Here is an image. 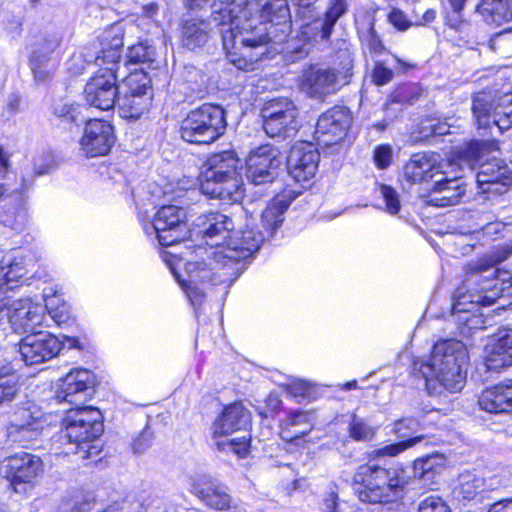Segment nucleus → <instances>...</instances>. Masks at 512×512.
I'll list each match as a JSON object with an SVG mask.
<instances>
[{
	"label": "nucleus",
	"mask_w": 512,
	"mask_h": 512,
	"mask_svg": "<svg viewBox=\"0 0 512 512\" xmlns=\"http://www.w3.org/2000/svg\"><path fill=\"white\" fill-rule=\"evenodd\" d=\"M235 223V219L217 211L196 219L197 233L202 235L208 247L199 245L196 248V256L202 261L187 260L185 275L178 273L182 258L169 251L161 253L196 314L204 301L207 285L234 281L238 277V263L251 257L263 242V235L255 233L249 224L235 229Z\"/></svg>",
	"instance_id": "nucleus-1"
},
{
	"label": "nucleus",
	"mask_w": 512,
	"mask_h": 512,
	"mask_svg": "<svg viewBox=\"0 0 512 512\" xmlns=\"http://www.w3.org/2000/svg\"><path fill=\"white\" fill-rule=\"evenodd\" d=\"M209 1L184 3L189 9H201ZM211 9L227 58L239 70H253L266 54V44L284 40L291 29L286 0H215Z\"/></svg>",
	"instance_id": "nucleus-2"
},
{
	"label": "nucleus",
	"mask_w": 512,
	"mask_h": 512,
	"mask_svg": "<svg viewBox=\"0 0 512 512\" xmlns=\"http://www.w3.org/2000/svg\"><path fill=\"white\" fill-rule=\"evenodd\" d=\"M511 255L512 245L506 244L466 265V278L457 288L451 307L461 336L468 337L473 330L484 328L480 306H490L500 297L512 298V275L494 269Z\"/></svg>",
	"instance_id": "nucleus-3"
},
{
	"label": "nucleus",
	"mask_w": 512,
	"mask_h": 512,
	"mask_svg": "<svg viewBox=\"0 0 512 512\" xmlns=\"http://www.w3.org/2000/svg\"><path fill=\"white\" fill-rule=\"evenodd\" d=\"M446 457L433 453L413 462V476L400 464L382 467L375 463H367L357 468L353 481L357 488L359 499L367 503H385L396 498L412 478L418 479L430 490L434 489L436 478L445 470Z\"/></svg>",
	"instance_id": "nucleus-4"
},
{
	"label": "nucleus",
	"mask_w": 512,
	"mask_h": 512,
	"mask_svg": "<svg viewBox=\"0 0 512 512\" xmlns=\"http://www.w3.org/2000/svg\"><path fill=\"white\" fill-rule=\"evenodd\" d=\"M123 46V30L114 25L106 29L99 43H92L80 52L78 58L87 64H95L98 70L85 86L87 103L99 110L107 111L115 106L117 99V72ZM73 59H77L74 56Z\"/></svg>",
	"instance_id": "nucleus-5"
},
{
	"label": "nucleus",
	"mask_w": 512,
	"mask_h": 512,
	"mask_svg": "<svg viewBox=\"0 0 512 512\" xmlns=\"http://www.w3.org/2000/svg\"><path fill=\"white\" fill-rule=\"evenodd\" d=\"M468 360L467 348L461 341L440 340L434 344L427 361L414 362L413 371L425 379L430 395H440L444 390L457 393L465 385Z\"/></svg>",
	"instance_id": "nucleus-6"
},
{
	"label": "nucleus",
	"mask_w": 512,
	"mask_h": 512,
	"mask_svg": "<svg viewBox=\"0 0 512 512\" xmlns=\"http://www.w3.org/2000/svg\"><path fill=\"white\" fill-rule=\"evenodd\" d=\"M27 260L23 255H6L0 261V324L7 321L15 332H34L47 326L45 308L31 298L8 299L12 290L27 273Z\"/></svg>",
	"instance_id": "nucleus-7"
},
{
	"label": "nucleus",
	"mask_w": 512,
	"mask_h": 512,
	"mask_svg": "<svg viewBox=\"0 0 512 512\" xmlns=\"http://www.w3.org/2000/svg\"><path fill=\"white\" fill-rule=\"evenodd\" d=\"M251 417L240 403L227 406L213 424V445L218 451L232 452L240 458L247 456L250 435L247 429Z\"/></svg>",
	"instance_id": "nucleus-8"
},
{
	"label": "nucleus",
	"mask_w": 512,
	"mask_h": 512,
	"mask_svg": "<svg viewBox=\"0 0 512 512\" xmlns=\"http://www.w3.org/2000/svg\"><path fill=\"white\" fill-rule=\"evenodd\" d=\"M186 211L177 205H162L150 216L147 212H138V218L144 233L151 241H157L163 247L178 244L187 235Z\"/></svg>",
	"instance_id": "nucleus-9"
},
{
	"label": "nucleus",
	"mask_w": 512,
	"mask_h": 512,
	"mask_svg": "<svg viewBox=\"0 0 512 512\" xmlns=\"http://www.w3.org/2000/svg\"><path fill=\"white\" fill-rule=\"evenodd\" d=\"M62 437L80 448L87 446L83 458H91L100 450L89 442L97 439L103 433V417L98 408L82 406L67 411L62 420Z\"/></svg>",
	"instance_id": "nucleus-10"
},
{
	"label": "nucleus",
	"mask_w": 512,
	"mask_h": 512,
	"mask_svg": "<svg viewBox=\"0 0 512 512\" xmlns=\"http://www.w3.org/2000/svg\"><path fill=\"white\" fill-rule=\"evenodd\" d=\"M227 126L225 111L221 106L203 104L191 110L181 121L180 135L193 144H209L221 137Z\"/></svg>",
	"instance_id": "nucleus-11"
},
{
	"label": "nucleus",
	"mask_w": 512,
	"mask_h": 512,
	"mask_svg": "<svg viewBox=\"0 0 512 512\" xmlns=\"http://www.w3.org/2000/svg\"><path fill=\"white\" fill-rule=\"evenodd\" d=\"M478 129L496 126L501 132L512 126V93L510 89H486L478 92L472 103Z\"/></svg>",
	"instance_id": "nucleus-12"
},
{
	"label": "nucleus",
	"mask_w": 512,
	"mask_h": 512,
	"mask_svg": "<svg viewBox=\"0 0 512 512\" xmlns=\"http://www.w3.org/2000/svg\"><path fill=\"white\" fill-rule=\"evenodd\" d=\"M352 61L347 57L341 70L310 67L300 76L299 87L309 97L323 100L349 83Z\"/></svg>",
	"instance_id": "nucleus-13"
},
{
	"label": "nucleus",
	"mask_w": 512,
	"mask_h": 512,
	"mask_svg": "<svg viewBox=\"0 0 512 512\" xmlns=\"http://www.w3.org/2000/svg\"><path fill=\"white\" fill-rule=\"evenodd\" d=\"M66 345L69 348H81L76 337L64 336L63 340H60L49 332L38 331L21 340L19 352L26 365H36L53 359Z\"/></svg>",
	"instance_id": "nucleus-14"
},
{
	"label": "nucleus",
	"mask_w": 512,
	"mask_h": 512,
	"mask_svg": "<svg viewBox=\"0 0 512 512\" xmlns=\"http://www.w3.org/2000/svg\"><path fill=\"white\" fill-rule=\"evenodd\" d=\"M43 471L41 458L28 452L16 453L6 460V478L16 493L30 491Z\"/></svg>",
	"instance_id": "nucleus-15"
},
{
	"label": "nucleus",
	"mask_w": 512,
	"mask_h": 512,
	"mask_svg": "<svg viewBox=\"0 0 512 512\" xmlns=\"http://www.w3.org/2000/svg\"><path fill=\"white\" fill-rule=\"evenodd\" d=\"M263 128L270 137H288L298 127L297 108L287 98L273 99L262 110Z\"/></svg>",
	"instance_id": "nucleus-16"
},
{
	"label": "nucleus",
	"mask_w": 512,
	"mask_h": 512,
	"mask_svg": "<svg viewBox=\"0 0 512 512\" xmlns=\"http://www.w3.org/2000/svg\"><path fill=\"white\" fill-rule=\"evenodd\" d=\"M45 424L42 411L35 405L27 404L18 407L10 416L8 436L13 442L26 445L41 435Z\"/></svg>",
	"instance_id": "nucleus-17"
},
{
	"label": "nucleus",
	"mask_w": 512,
	"mask_h": 512,
	"mask_svg": "<svg viewBox=\"0 0 512 512\" xmlns=\"http://www.w3.org/2000/svg\"><path fill=\"white\" fill-rule=\"evenodd\" d=\"M352 124V115L348 108L335 106L318 118L315 139L319 144L329 146L345 139Z\"/></svg>",
	"instance_id": "nucleus-18"
},
{
	"label": "nucleus",
	"mask_w": 512,
	"mask_h": 512,
	"mask_svg": "<svg viewBox=\"0 0 512 512\" xmlns=\"http://www.w3.org/2000/svg\"><path fill=\"white\" fill-rule=\"evenodd\" d=\"M116 141L113 126L104 120H89L79 141L80 152L88 158L107 155Z\"/></svg>",
	"instance_id": "nucleus-19"
},
{
	"label": "nucleus",
	"mask_w": 512,
	"mask_h": 512,
	"mask_svg": "<svg viewBox=\"0 0 512 512\" xmlns=\"http://www.w3.org/2000/svg\"><path fill=\"white\" fill-rule=\"evenodd\" d=\"M452 163L446 162L440 154L432 151L411 155L403 168L404 179L411 184H421L445 175V168Z\"/></svg>",
	"instance_id": "nucleus-20"
},
{
	"label": "nucleus",
	"mask_w": 512,
	"mask_h": 512,
	"mask_svg": "<svg viewBox=\"0 0 512 512\" xmlns=\"http://www.w3.org/2000/svg\"><path fill=\"white\" fill-rule=\"evenodd\" d=\"M281 163L277 148L269 144L259 146L246 159V177L255 185L271 182Z\"/></svg>",
	"instance_id": "nucleus-21"
},
{
	"label": "nucleus",
	"mask_w": 512,
	"mask_h": 512,
	"mask_svg": "<svg viewBox=\"0 0 512 512\" xmlns=\"http://www.w3.org/2000/svg\"><path fill=\"white\" fill-rule=\"evenodd\" d=\"M94 385L93 373L84 368H75L59 380L56 398L70 404L85 402Z\"/></svg>",
	"instance_id": "nucleus-22"
},
{
	"label": "nucleus",
	"mask_w": 512,
	"mask_h": 512,
	"mask_svg": "<svg viewBox=\"0 0 512 512\" xmlns=\"http://www.w3.org/2000/svg\"><path fill=\"white\" fill-rule=\"evenodd\" d=\"M478 187L483 194L502 195L512 184L509 167L495 156L481 164L476 176Z\"/></svg>",
	"instance_id": "nucleus-23"
},
{
	"label": "nucleus",
	"mask_w": 512,
	"mask_h": 512,
	"mask_svg": "<svg viewBox=\"0 0 512 512\" xmlns=\"http://www.w3.org/2000/svg\"><path fill=\"white\" fill-rule=\"evenodd\" d=\"M319 152L309 142H299L292 146L287 158L290 175L297 182H304L312 178L318 168Z\"/></svg>",
	"instance_id": "nucleus-24"
},
{
	"label": "nucleus",
	"mask_w": 512,
	"mask_h": 512,
	"mask_svg": "<svg viewBox=\"0 0 512 512\" xmlns=\"http://www.w3.org/2000/svg\"><path fill=\"white\" fill-rule=\"evenodd\" d=\"M465 193L466 186L461 177H448L446 173L434 181L426 195V202L436 207L453 206L460 203Z\"/></svg>",
	"instance_id": "nucleus-25"
},
{
	"label": "nucleus",
	"mask_w": 512,
	"mask_h": 512,
	"mask_svg": "<svg viewBox=\"0 0 512 512\" xmlns=\"http://www.w3.org/2000/svg\"><path fill=\"white\" fill-rule=\"evenodd\" d=\"M62 38L57 33L45 34L33 44L29 56V65L38 82H44L50 77L47 65L51 54L60 46Z\"/></svg>",
	"instance_id": "nucleus-26"
},
{
	"label": "nucleus",
	"mask_w": 512,
	"mask_h": 512,
	"mask_svg": "<svg viewBox=\"0 0 512 512\" xmlns=\"http://www.w3.org/2000/svg\"><path fill=\"white\" fill-rule=\"evenodd\" d=\"M201 190L205 195L227 203L238 202L244 197L243 182L239 173L221 177L216 181H201Z\"/></svg>",
	"instance_id": "nucleus-27"
},
{
	"label": "nucleus",
	"mask_w": 512,
	"mask_h": 512,
	"mask_svg": "<svg viewBox=\"0 0 512 512\" xmlns=\"http://www.w3.org/2000/svg\"><path fill=\"white\" fill-rule=\"evenodd\" d=\"M485 363L489 370L512 365V329L502 328L497 338L486 346Z\"/></svg>",
	"instance_id": "nucleus-28"
},
{
	"label": "nucleus",
	"mask_w": 512,
	"mask_h": 512,
	"mask_svg": "<svg viewBox=\"0 0 512 512\" xmlns=\"http://www.w3.org/2000/svg\"><path fill=\"white\" fill-rule=\"evenodd\" d=\"M480 408L489 413L512 411V380L485 389L478 400Z\"/></svg>",
	"instance_id": "nucleus-29"
},
{
	"label": "nucleus",
	"mask_w": 512,
	"mask_h": 512,
	"mask_svg": "<svg viewBox=\"0 0 512 512\" xmlns=\"http://www.w3.org/2000/svg\"><path fill=\"white\" fill-rule=\"evenodd\" d=\"M239 160L233 151H223L211 155L201 172V181H216L221 177L237 174Z\"/></svg>",
	"instance_id": "nucleus-30"
},
{
	"label": "nucleus",
	"mask_w": 512,
	"mask_h": 512,
	"mask_svg": "<svg viewBox=\"0 0 512 512\" xmlns=\"http://www.w3.org/2000/svg\"><path fill=\"white\" fill-rule=\"evenodd\" d=\"M190 491L214 509L223 510L229 507L230 496L223 489L214 487L206 476L191 479Z\"/></svg>",
	"instance_id": "nucleus-31"
},
{
	"label": "nucleus",
	"mask_w": 512,
	"mask_h": 512,
	"mask_svg": "<svg viewBox=\"0 0 512 512\" xmlns=\"http://www.w3.org/2000/svg\"><path fill=\"white\" fill-rule=\"evenodd\" d=\"M347 11L346 0H330L329 6L325 13L324 19L316 20L312 24H307L302 27V34L309 39V33L318 31L321 39H328L331 35L334 25L337 20Z\"/></svg>",
	"instance_id": "nucleus-32"
},
{
	"label": "nucleus",
	"mask_w": 512,
	"mask_h": 512,
	"mask_svg": "<svg viewBox=\"0 0 512 512\" xmlns=\"http://www.w3.org/2000/svg\"><path fill=\"white\" fill-rule=\"evenodd\" d=\"M313 428V414L309 411L289 412L281 423L280 435L285 441H294L307 435Z\"/></svg>",
	"instance_id": "nucleus-33"
},
{
	"label": "nucleus",
	"mask_w": 512,
	"mask_h": 512,
	"mask_svg": "<svg viewBox=\"0 0 512 512\" xmlns=\"http://www.w3.org/2000/svg\"><path fill=\"white\" fill-rule=\"evenodd\" d=\"M291 201L285 196H276L265 208L261 215V224L264 232L255 231L263 235V241L274 235L276 230L281 226L284 213L290 206Z\"/></svg>",
	"instance_id": "nucleus-34"
},
{
	"label": "nucleus",
	"mask_w": 512,
	"mask_h": 512,
	"mask_svg": "<svg viewBox=\"0 0 512 512\" xmlns=\"http://www.w3.org/2000/svg\"><path fill=\"white\" fill-rule=\"evenodd\" d=\"M477 12L488 24L512 26V0H482Z\"/></svg>",
	"instance_id": "nucleus-35"
},
{
	"label": "nucleus",
	"mask_w": 512,
	"mask_h": 512,
	"mask_svg": "<svg viewBox=\"0 0 512 512\" xmlns=\"http://www.w3.org/2000/svg\"><path fill=\"white\" fill-rule=\"evenodd\" d=\"M151 102L152 99L145 93L140 96L117 93L115 105L122 118L138 119L149 110Z\"/></svg>",
	"instance_id": "nucleus-36"
},
{
	"label": "nucleus",
	"mask_w": 512,
	"mask_h": 512,
	"mask_svg": "<svg viewBox=\"0 0 512 512\" xmlns=\"http://www.w3.org/2000/svg\"><path fill=\"white\" fill-rule=\"evenodd\" d=\"M497 149V143L494 140L471 141L455 151V158L469 168H473L482 161L484 156L493 154Z\"/></svg>",
	"instance_id": "nucleus-37"
},
{
	"label": "nucleus",
	"mask_w": 512,
	"mask_h": 512,
	"mask_svg": "<svg viewBox=\"0 0 512 512\" xmlns=\"http://www.w3.org/2000/svg\"><path fill=\"white\" fill-rule=\"evenodd\" d=\"M493 481L486 480L480 474L472 471H466L459 475L458 493L464 499L472 500L482 493L493 490Z\"/></svg>",
	"instance_id": "nucleus-38"
},
{
	"label": "nucleus",
	"mask_w": 512,
	"mask_h": 512,
	"mask_svg": "<svg viewBox=\"0 0 512 512\" xmlns=\"http://www.w3.org/2000/svg\"><path fill=\"white\" fill-rule=\"evenodd\" d=\"M210 34L209 23L203 20H186L182 25V44L190 50L204 46Z\"/></svg>",
	"instance_id": "nucleus-39"
},
{
	"label": "nucleus",
	"mask_w": 512,
	"mask_h": 512,
	"mask_svg": "<svg viewBox=\"0 0 512 512\" xmlns=\"http://www.w3.org/2000/svg\"><path fill=\"white\" fill-rule=\"evenodd\" d=\"M117 93L137 96L145 93L153 99L151 78L143 68L135 70L117 85Z\"/></svg>",
	"instance_id": "nucleus-40"
},
{
	"label": "nucleus",
	"mask_w": 512,
	"mask_h": 512,
	"mask_svg": "<svg viewBox=\"0 0 512 512\" xmlns=\"http://www.w3.org/2000/svg\"><path fill=\"white\" fill-rule=\"evenodd\" d=\"M45 313L57 324H66L70 320L69 305L52 288L44 289Z\"/></svg>",
	"instance_id": "nucleus-41"
},
{
	"label": "nucleus",
	"mask_w": 512,
	"mask_h": 512,
	"mask_svg": "<svg viewBox=\"0 0 512 512\" xmlns=\"http://www.w3.org/2000/svg\"><path fill=\"white\" fill-rule=\"evenodd\" d=\"M156 50L148 42H139L128 48L127 61L130 64H142L151 68L155 63Z\"/></svg>",
	"instance_id": "nucleus-42"
},
{
	"label": "nucleus",
	"mask_w": 512,
	"mask_h": 512,
	"mask_svg": "<svg viewBox=\"0 0 512 512\" xmlns=\"http://www.w3.org/2000/svg\"><path fill=\"white\" fill-rule=\"evenodd\" d=\"M27 221V210L21 205L11 211L0 212V223L16 231L22 230Z\"/></svg>",
	"instance_id": "nucleus-43"
},
{
	"label": "nucleus",
	"mask_w": 512,
	"mask_h": 512,
	"mask_svg": "<svg viewBox=\"0 0 512 512\" xmlns=\"http://www.w3.org/2000/svg\"><path fill=\"white\" fill-rule=\"evenodd\" d=\"M18 391L17 377L7 368L5 372L0 371V405L10 402Z\"/></svg>",
	"instance_id": "nucleus-44"
},
{
	"label": "nucleus",
	"mask_w": 512,
	"mask_h": 512,
	"mask_svg": "<svg viewBox=\"0 0 512 512\" xmlns=\"http://www.w3.org/2000/svg\"><path fill=\"white\" fill-rule=\"evenodd\" d=\"M422 436H416L413 438H409L406 440H402L397 443L386 445L382 448L376 449L372 451L371 457L377 458V457H395L399 455L400 453L404 452L408 448L412 447L419 441H421Z\"/></svg>",
	"instance_id": "nucleus-45"
},
{
	"label": "nucleus",
	"mask_w": 512,
	"mask_h": 512,
	"mask_svg": "<svg viewBox=\"0 0 512 512\" xmlns=\"http://www.w3.org/2000/svg\"><path fill=\"white\" fill-rule=\"evenodd\" d=\"M349 434L356 441H367L373 438L375 428L369 426L364 420L353 416L349 425Z\"/></svg>",
	"instance_id": "nucleus-46"
},
{
	"label": "nucleus",
	"mask_w": 512,
	"mask_h": 512,
	"mask_svg": "<svg viewBox=\"0 0 512 512\" xmlns=\"http://www.w3.org/2000/svg\"><path fill=\"white\" fill-rule=\"evenodd\" d=\"M309 484L306 478L298 477V475L292 471L289 475L283 477L279 482V489L286 495H291L296 491H305Z\"/></svg>",
	"instance_id": "nucleus-47"
},
{
	"label": "nucleus",
	"mask_w": 512,
	"mask_h": 512,
	"mask_svg": "<svg viewBox=\"0 0 512 512\" xmlns=\"http://www.w3.org/2000/svg\"><path fill=\"white\" fill-rule=\"evenodd\" d=\"M420 423L417 419L412 417L402 418L396 421L394 425V433L403 439L413 438V434L418 430Z\"/></svg>",
	"instance_id": "nucleus-48"
},
{
	"label": "nucleus",
	"mask_w": 512,
	"mask_h": 512,
	"mask_svg": "<svg viewBox=\"0 0 512 512\" xmlns=\"http://www.w3.org/2000/svg\"><path fill=\"white\" fill-rule=\"evenodd\" d=\"M379 190L384 199L386 211L390 214H397L401 208L397 191L387 185H381Z\"/></svg>",
	"instance_id": "nucleus-49"
},
{
	"label": "nucleus",
	"mask_w": 512,
	"mask_h": 512,
	"mask_svg": "<svg viewBox=\"0 0 512 512\" xmlns=\"http://www.w3.org/2000/svg\"><path fill=\"white\" fill-rule=\"evenodd\" d=\"M418 512H451L445 501L435 495L423 499L418 507Z\"/></svg>",
	"instance_id": "nucleus-50"
},
{
	"label": "nucleus",
	"mask_w": 512,
	"mask_h": 512,
	"mask_svg": "<svg viewBox=\"0 0 512 512\" xmlns=\"http://www.w3.org/2000/svg\"><path fill=\"white\" fill-rule=\"evenodd\" d=\"M286 391L298 402L309 396L311 392V386L309 383L295 379L286 385Z\"/></svg>",
	"instance_id": "nucleus-51"
},
{
	"label": "nucleus",
	"mask_w": 512,
	"mask_h": 512,
	"mask_svg": "<svg viewBox=\"0 0 512 512\" xmlns=\"http://www.w3.org/2000/svg\"><path fill=\"white\" fill-rule=\"evenodd\" d=\"M451 125L447 122H441L438 119L426 120L422 123L421 132L428 135H446L450 133Z\"/></svg>",
	"instance_id": "nucleus-52"
},
{
	"label": "nucleus",
	"mask_w": 512,
	"mask_h": 512,
	"mask_svg": "<svg viewBox=\"0 0 512 512\" xmlns=\"http://www.w3.org/2000/svg\"><path fill=\"white\" fill-rule=\"evenodd\" d=\"M393 150L388 144L379 145L375 148L373 159L379 169H386L392 162Z\"/></svg>",
	"instance_id": "nucleus-53"
},
{
	"label": "nucleus",
	"mask_w": 512,
	"mask_h": 512,
	"mask_svg": "<svg viewBox=\"0 0 512 512\" xmlns=\"http://www.w3.org/2000/svg\"><path fill=\"white\" fill-rule=\"evenodd\" d=\"M79 105L58 103L54 107V114L63 120L76 122L79 118Z\"/></svg>",
	"instance_id": "nucleus-54"
},
{
	"label": "nucleus",
	"mask_w": 512,
	"mask_h": 512,
	"mask_svg": "<svg viewBox=\"0 0 512 512\" xmlns=\"http://www.w3.org/2000/svg\"><path fill=\"white\" fill-rule=\"evenodd\" d=\"M372 81L378 86L389 83L393 78V70L387 68L383 62L377 61L372 70Z\"/></svg>",
	"instance_id": "nucleus-55"
},
{
	"label": "nucleus",
	"mask_w": 512,
	"mask_h": 512,
	"mask_svg": "<svg viewBox=\"0 0 512 512\" xmlns=\"http://www.w3.org/2000/svg\"><path fill=\"white\" fill-rule=\"evenodd\" d=\"M466 0H449V3L452 8V14H448L447 16V24L456 30H460L464 25V22L461 19L460 12L464 7V3Z\"/></svg>",
	"instance_id": "nucleus-56"
},
{
	"label": "nucleus",
	"mask_w": 512,
	"mask_h": 512,
	"mask_svg": "<svg viewBox=\"0 0 512 512\" xmlns=\"http://www.w3.org/2000/svg\"><path fill=\"white\" fill-rule=\"evenodd\" d=\"M388 20L391 25L400 31H405L412 25V22L398 8L391 9L388 15Z\"/></svg>",
	"instance_id": "nucleus-57"
},
{
	"label": "nucleus",
	"mask_w": 512,
	"mask_h": 512,
	"mask_svg": "<svg viewBox=\"0 0 512 512\" xmlns=\"http://www.w3.org/2000/svg\"><path fill=\"white\" fill-rule=\"evenodd\" d=\"M364 43L370 52L375 54H381L385 49L381 39L377 36L373 27H370V29L365 34Z\"/></svg>",
	"instance_id": "nucleus-58"
},
{
	"label": "nucleus",
	"mask_w": 512,
	"mask_h": 512,
	"mask_svg": "<svg viewBox=\"0 0 512 512\" xmlns=\"http://www.w3.org/2000/svg\"><path fill=\"white\" fill-rule=\"evenodd\" d=\"M152 443V432L144 429L138 437L133 440L132 449L135 453H143Z\"/></svg>",
	"instance_id": "nucleus-59"
},
{
	"label": "nucleus",
	"mask_w": 512,
	"mask_h": 512,
	"mask_svg": "<svg viewBox=\"0 0 512 512\" xmlns=\"http://www.w3.org/2000/svg\"><path fill=\"white\" fill-rule=\"evenodd\" d=\"M325 506L327 512H357L352 506L347 504L340 505L337 502V495L332 493L330 497L326 500Z\"/></svg>",
	"instance_id": "nucleus-60"
},
{
	"label": "nucleus",
	"mask_w": 512,
	"mask_h": 512,
	"mask_svg": "<svg viewBox=\"0 0 512 512\" xmlns=\"http://www.w3.org/2000/svg\"><path fill=\"white\" fill-rule=\"evenodd\" d=\"M91 503L89 501H71L62 505L59 512H89Z\"/></svg>",
	"instance_id": "nucleus-61"
},
{
	"label": "nucleus",
	"mask_w": 512,
	"mask_h": 512,
	"mask_svg": "<svg viewBox=\"0 0 512 512\" xmlns=\"http://www.w3.org/2000/svg\"><path fill=\"white\" fill-rule=\"evenodd\" d=\"M488 512H512V499H504L494 503Z\"/></svg>",
	"instance_id": "nucleus-62"
},
{
	"label": "nucleus",
	"mask_w": 512,
	"mask_h": 512,
	"mask_svg": "<svg viewBox=\"0 0 512 512\" xmlns=\"http://www.w3.org/2000/svg\"><path fill=\"white\" fill-rule=\"evenodd\" d=\"M436 18V11L434 9H427L422 18L420 20L416 21L417 25H426L428 23H431Z\"/></svg>",
	"instance_id": "nucleus-63"
},
{
	"label": "nucleus",
	"mask_w": 512,
	"mask_h": 512,
	"mask_svg": "<svg viewBox=\"0 0 512 512\" xmlns=\"http://www.w3.org/2000/svg\"><path fill=\"white\" fill-rule=\"evenodd\" d=\"M9 167V156L4 151L2 147H0V174L7 171Z\"/></svg>",
	"instance_id": "nucleus-64"
}]
</instances>
